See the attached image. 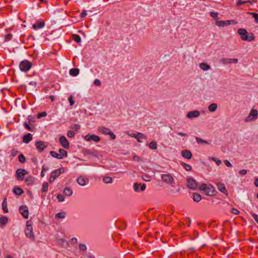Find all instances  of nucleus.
I'll list each match as a JSON object with an SVG mask.
<instances>
[{"mask_svg":"<svg viewBox=\"0 0 258 258\" xmlns=\"http://www.w3.org/2000/svg\"><path fill=\"white\" fill-rule=\"evenodd\" d=\"M237 32L240 36V38L242 40L251 41L254 39L253 34L250 33L248 35H247V32L245 29H239Z\"/></svg>","mask_w":258,"mask_h":258,"instance_id":"f257e3e1","label":"nucleus"},{"mask_svg":"<svg viewBox=\"0 0 258 258\" xmlns=\"http://www.w3.org/2000/svg\"><path fill=\"white\" fill-rule=\"evenodd\" d=\"M25 234L28 238L31 239L32 240H35V236L33 232L32 223L30 221H28L26 223Z\"/></svg>","mask_w":258,"mask_h":258,"instance_id":"f03ea898","label":"nucleus"},{"mask_svg":"<svg viewBox=\"0 0 258 258\" xmlns=\"http://www.w3.org/2000/svg\"><path fill=\"white\" fill-rule=\"evenodd\" d=\"M64 171L63 168H60L56 170H54L51 173V175L49 178V182L50 183H52L54 180L59 176L61 173H63Z\"/></svg>","mask_w":258,"mask_h":258,"instance_id":"7ed1b4c3","label":"nucleus"},{"mask_svg":"<svg viewBox=\"0 0 258 258\" xmlns=\"http://www.w3.org/2000/svg\"><path fill=\"white\" fill-rule=\"evenodd\" d=\"M31 67L32 63L27 60L22 61L19 64L20 70L25 72L28 71L31 69Z\"/></svg>","mask_w":258,"mask_h":258,"instance_id":"20e7f679","label":"nucleus"},{"mask_svg":"<svg viewBox=\"0 0 258 258\" xmlns=\"http://www.w3.org/2000/svg\"><path fill=\"white\" fill-rule=\"evenodd\" d=\"M28 174L27 171L24 169L19 168L16 170V175L18 180H23L25 175Z\"/></svg>","mask_w":258,"mask_h":258,"instance_id":"39448f33","label":"nucleus"},{"mask_svg":"<svg viewBox=\"0 0 258 258\" xmlns=\"http://www.w3.org/2000/svg\"><path fill=\"white\" fill-rule=\"evenodd\" d=\"M162 179L166 183L172 184L174 183V179L170 174H163L161 175Z\"/></svg>","mask_w":258,"mask_h":258,"instance_id":"423d86ee","label":"nucleus"},{"mask_svg":"<svg viewBox=\"0 0 258 258\" xmlns=\"http://www.w3.org/2000/svg\"><path fill=\"white\" fill-rule=\"evenodd\" d=\"M258 115V112L255 109H251L247 118L245 119V121H249L251 120H254L256 119Z\"/></svg>","mask_w":258,"mask_h":258,"instance_id":"0eeeda50","label":"nucleus"},{"mask_svg":"<svg viewBox=\"0 0 258 258\" xmlns=\"http://www.w3.org/2000/svg\"><path fill=\"white\" fill-rule=\"evenodd\" d=\"M187 187L189 188L195 190L197 188L198 185L196 180L191 178H188L187 180Z\"/></svg>","mask_w":258,"mask_h":258,"instance_id":"6e6552de","label":"nucleus"},{"mask_svg":"<svg viewBox=\"0 0 258 258\" xmlns=\"http://www.w3.org/2000/svg\"><path fill=\"white\" fill-rule=\"evenodd\" d=\"M215 24L217 26L224 27L225 26H227L230 24H234L235 23L234 20H227L225 21H216Z\"/></svg>","mask_w":258,"mask_h":258,"instance_id":"1a4fd4ad","label":"nucleus"},{"mask_svg":"<svg viewBox=\"0 0 258 258\" xmlns=\"http://www.w3.org/2000/svg\"><path fill=\"white\" fill-rule=\"evenodd\" d=\"M238 59L237 58H223L220 60V62L224 64H227L228 63H236L238 62Z\"/></svg>","mask_w":258,"mask_h":258,"instance_id":"9d476101","label":"nucleus"},{"mask_svg":"<svg viewBox=\"0 0 258 258\" xmlns=\"http://www.w3.org/2000/svg\"><path fill=\"white\" fill-rule=\"evenodd\" d=\"M19 211L25 219H28L29 217V211L26 206H21L19 208Z\"/></svg>","mask_w":258,"mask_h":258,"instance_id":"9b49d317","label":"nucleus"},{"mask_svg":"<svg viewBox=\"0 0 258 258\" xmlns=\"http://www.w3.org/2000/svg\"><path fill=\"white\" fill-rule=\"evenodd\" d=\"M59 142L64 148L68 149L70 148V143L64 136H61L59 138Z\"/></svg>","mask_w":258,"mask_h":258,"instance_id":"f8f14e48","label":"nucleus"},{"mask_svg":"<svg viewBox=\"0 0 258 258\" xmlns=\"http://www.w3.org/2000/svg\"><path fill=\"white\" fill-rule=\"evenodd\" d=\"M85 139L89 142H90L91 141H93L95 142H98L100 141V138L99 136L94 135H87L85 137Z\"/></svg>","mask_w":258,"mask_h":258,"instance_id":"ddd939ff","label":"nucleus"},{"mask_svg":"<svg viewBox=\"0 0 258 258\" xmlns=\"http://www.w3.org/2000/svg\"><path fill=\"white\" fill-rule=\"evenodd\" d=\"M35 145L37 150L39 152H42L43 150L46 147V145H45L44 142L42 141L36 142Z\"/></svg>","mask_w":258,"mask_h":258,"instance_id":"4468645a","label":"nucleus"},{"mask_svg":"<svg viewBox=\"0 0 258 258\" xmlns=\"http://www.w3.org/2000/svg\"><path fill=\"white\" fill-rule=\"evenodd\" d=\"M200 114V112L198 110H194L189 111L186 114V117L188 118H191L198 117Z\"/></svg>","mask_w":258,"mask_h":258,"instance_id":"2eb2a0df","label":"nucleus"},{"mask_svg":"<svg viewBox=\"0 0 258 258\" xmlns=\"http://www.w3.org/2000/svg\"><path fill=\"white\" fill-rule=\"evenodd\" d=\"M181 155L184 158L190 159L192 157L191 152L189 150H184L181 151Z\"/></svg>","mask_w":258,"mask_h":258,"instance_id":"dca6fc26","label":"nucleus"},{"mask_svg":"<svg viewBox=\"0 0 258 258\" xmlns=\"http://www.w3.org/2000/svg\"><path fill=\"white\" fill-rule=\"evenodd\" d=\"M217 188L222 193L226 195H228V192L225 187V185L223 183H218L217 184Z\"/></svg>","mask_w":258,"mask_h":258,"instance_id":"f3484780","label":"nucleus"},{"mask_svg":"<svg viewBox=\"0 0 258 258\" xmlns=\"http://www.w3.org/2000/svg\"><path fill=\"white\" fill-rule=\"evenodd\" d=\"M32 140V136L30 133H28L23 138V141L26 144H28Z\"/></svg>","mask_w":258,"mask_h":258,"instance_id":"a211bd4d","label":"nucleus"},{"mask_svg":"<svg viewBox=\"0 0 258 258\" xmlns=\"http://www.w3.org/2000/svg\"><path fill=\"white\" fill-rule=\"evenodd\" d=\"M98 131L104 135H108L110 130L104 126H101L98 128Z\"/></svg>","mask_w":258,"mask_h":258,"instance_id":"6ab92c4d","label":"nucleus"},{"mask_svg":"<svg viewBox=\"0 0 258 258\" xmlns=\"http://www.w3.org/2000/svg\"><path fill=\"white\" fill-rule=\"evenodd\" d=\"M45 23L44 21H39L37 22L36 24H34L32 26V27L34 29H37L43 27Z\"/></svg>","mask_w":258,"mask_h":258,"instance_id":"aec40b11","label":"nucleus"},{"mask_svg":"<svg viewBox=\"0 0 258 258\" xmlns=\"http://www.w3.org/2000/svg\"><path fill=\"white\" fill-rule=\"evenodd\" d=\"M13 190L14 193L18 196H20L24 192L23 189L19 187H15Z\"/></svg>","mask_w":258,"mask_h":258,"instance_id":"412c9836","label":"nucleus"},{"mask_svg":"<svg viewBox=\"0 0 258 258\" xmlns=\"http://www.w3.org/2000/svg\"><path fill=\"white\" fill-rule=\"evenodd\" d=\"M217 108V104L213 103L211 104L208 107V110L210 112H213L216 110Z\"/></svg>","mask_w":258,"mask_h":258,"instance_id":"4be33fe9","label":"nucleus"},{"mask_svg":"<svg viewBox=\"0 0 258 258\" xmlns=\"http://www.w3.org/2000/svg\"><path fill=\"white\" fill-rule=\"evenodd\" d=\"M79 69L73 68L70 70V74L72 76H77L79 74Z\"/></svg>","mask_w":258,"mask_h":258,"instance_id":"5701e85b","label":"nucleus"},{"mask_svg":"<svg viewBox=\"0 0 258 258\" xmlns=\"http://www.w3.org/2000/svg\"><path fill=\"white\" fill-rule=\"evenodd\" d=\"M199 189L201 190H204L206 192H207V195H210L209 194V189H210L209 187H208L207 185L205 183L204 184H202L200 187H199Z\"/></svg>","mask_w":258,"mask_h":258,"instance_id":"b1692460","label":"nucleus"},{"mask_svg":"<svg viewBox=\"0 0 258 258\" xmlns=\"http://www.w3.org/2000/svg\"><path fill=\"white\" fill-rule=\"evenodd\" d=\"M78 183L81 186H85L86 184V180L83 177H79L77 179Z\"/></svg>","mask_w":258,"mask_h":258,"instance_id":"393cba45","label":"nucleus"},{"mask_svg":"<svg viewBox=\"0 0 258 258\" xmlns=\"http://www.w3.org/2000/svg\"><path fill=\"white\" fill-rule=\"evenodd\" d=\"M63 192L64 193V194H65V195L68 197L72 196L73 194L72 190L70 187H66L64 189Z\"/></svg>","mask_w":258,"mask_h":258,"instance_id":"a878e982","label":"nucleus"},{"mask_svg":"<svg viewBox=\"0 0 258 258\" xmlns=\"http://www.w3.org/2000/svg\"><path fill=\"white\" fill-rule=\"evenodd\" d=\"M7 198H5L2 203V208L5 213H8L9 212L8 209L7 208Z\"/></svg>","mask_w":258,"mask_h":258,"instance_id":"bb28decb","label":"nucleus"},{"mask_svg":"<svg viewBox=\"0 0 258 258\" xmlns=\"http://www.w3.org/2000/svg\"><path fill=\"white\" fill-rule=\"evenodd\" d=\"M200 68L204 71H207L210 69V66L204 62L200 64Z\"/></svg>","mask_w":258,"mask_h":258,"instance_id":"cd10ccee","label":"nucleus"},{"mask_svg":"<svg viewBox=\"0 0 258 258\" xmlns=\"http://www.w3.org/2000/svg\"><path fill=\"white\" fill-rule=\"evenodd\" d=\"M201 196L197 193H194L193 195V200L196 202H199L201 200Z\"/></svg>","mask_w":258,"mask_h":258,"instance_id":"c85d7f7f","label":"nucleus"},{"mask_svg":"<svg viewBox=\"0 0 258 258\" xmlns=\"http://www.w3.org/2000/svg\"><path fill=\"white\" fill-rule=\"evenodd\" d=\"M132 137H135L137 140L140 139H146V136L141 133H138L137 134H133Z\"/></svg>","mask_w":258,"mask_h":258,"instance_id":"c756f323","label":"nucleus"},{"mask_svg":"<svg viewBox=\"0 0 258 258\" xmlns=\"http://www.w3.org/2000/svg\"><path fill=\"white\" fill-rule=\"evenodd\" d=\"M25 182L27 185H31L33 183L34 178L31 176H29L25 179Z\"/></svg>","mask_w":258,"mask_h":258,"instance_id":"7c9ffc66","label":"nucleus"},{"mask_svg":"<svg viewBox=\"0 0 258 258\" xmlns=\"http://www.w3.org/2000/svg\"><path fill=\"white\" fill-rule=\"evenodd\" d=\"M196 141L197 142V143L199 144H210V143L209 142L207 141L206 140H204L203 139H201L197 137H196Z\"/></svg>","mask_w":258,"mask_h":258,"instance_id":"2f4dec72","label":"nucleus"},{"mask_svg":"<svg viewBox=\"0 0 258 258\" xmlns=\"http://www.w3.org/2000/svg\"><path fill=\"white\" fill-rule=\"evenodd\" d=\"M59 155L60 156V157H61V159H62L63 157H67L68 153L65 150L62 149H60L59 150Z\"/></svg>","mask_w":258,"mask_h":258,"instance_id":"473e14b6","label":"nucleus"},{"mask_svg":"<svg viewBox=\"0 0 258 258\" xmlns=\"http://www.w3.org/2000/svg\"><path fill=\"white\" fill-rule=\"evenodd\" d=\"M8 222V218L5 216L2 217L0 218V223L1 225L5 226Z\"/></svg>","mask_w":258,"mask_h":258,"instance_id":"72a5a7b5","label":"nucleus"},{"mask_svg":"<svg viewBox=\"0 0 258 258\" xmlns=\"http://www.w3.org/2000/svg\"><path fill=\"white\" fill-rule=\"evenodd\" d=\"M248 14L250 15H251L254 19L255 22L258 24V14L252 12H248Z\"/></svg>","mask_w":258,"mask_h":258,"instance_id":"f704fd0d","label":"nucleus"},{"mask_svg":"<svg viewBox=\"0 0 258 258\" xmlns=\"http://www.w3.org/2000/svg\"><path fill=\"white\" fill-rule=\"evenodd\" d=\"M50 154L51 155V156H52L54 158H56L59 159H61V157H60V156L59 155V154H58L56 152L51 151L50 152Z\"/></svg>","mask_w":258,"mask_h":258,"instance_id":"c9c22d12","label":"nucleus"},{"mask_svg":"<svg viewBox=\"0 0 258 258\" xmlns=\"http://www.w3.org/2000/svg\"><path fill=\"white\" fill-rule=\"evenodd\" d=\"M149 147L153 150L157 149V145L156 142H155V141L151 142L149 144Z\"/></svg>","mask_w":258,"mask_h":258,"instance_id":"e433bc0d","label":"nucleus"},{"mask_svg":"<svg viewBox=\"0 0 258 258\" xmlns=\"http://www.w3.org/2000/svg\"><path fill=\"white\" fill-rule=\"evenodd\" d=\"M103 181L106 183H111L112 182V179L111 177L105 176L103 178Z\"/></svg>","mask_w":258,"mask_h":258,"instance_id":"4c0bfd02","label":"nucleus"},{"mask_svg":"<svg viewBox=\"0 0 258 258\" xmlns=\"http://www.w3.org/2000/svg\"><path fill=\"white\" fill-rule=\"evenodd\" d=\"M181 165L183 167L184 169L186 171H190L191 170V166L190 165L184 162H182Z\"/></svg>","mask_w":258,"mask_h":258,"instance_id":"58836bf2","label":"nucleus"},{"mask_svg":"<svg viewBox=\"0 0 258 258\" xmlns=\"http://www.w3.org/2000/svg\"><path fill=\"white\" fill-rule=\"evenodd\" d=\"M48 183L47 182H44L43 185L41 188L42 192H46L48 190Z\"/></svg>","mask_w":258,"mask_h":258,"instance_id":"ea45409f","label":"nucleus"},{"mask_svg":"<svg viewBox=\"0 0 258 258\" xmlns=\"http://www.w3.org/2000/svg\"><path fill=\"white\" fill-rule=\"evenodd\" d=\"M66 217V213L64 212H60L56 214V218L63 219Z\"/></svg>","mask_w":258,"mask_h":258,"instance_id":"a19ab883","label":"nucleus"},{"mask_svg":"<svg viewBox=\"0 0 258 258\" xmlns=\"http://www.w3.org/2000/svg\"><path fill=\"white\" fill-rule=\"evenodd\" d=\"M85 153L87 155H93L94 157H98V154L95 153L94 152H93L91 150H87L85 151Z\"/></svg>","mask_w":258,"mask_h":258,"instance_id":"79ce46f5","label":"nucleus"},{"mask_svg":"<svg viewBox=\"0 0 258 258\" xmlns=\"http://www.w3.org/2000/svg\"><path fill=\"white\" fill-rule=\"evenodd\" d=\"M73 38L74 40L77 43H80L81 41V38L80 36L77 34H73Z\"/></svg>","mask_w":258,"mask_h":258,"instance_id":"37998d69","label":"nucleus"},{"mask_svg":"<svg viewBox=\"0 0 258 258\" xmlns=\"http://www.w3.org/2000/svg\"><path fill=\"white\" fill-rule=\"evenodd\" d=\"M18 158L19 161L21 163H24L26 161V158L23 154H20Z\"/></svg>","mask_w":258,"mask_h":258,"instance_id":"c03bdc74","label":"nucleus"},{"mask_svg":"<svg viewBox=\"0 0 258 258\" xmlns=\"http://www.w3.org/2000/svg\"><path fill=\"white\" fill-rule=\"evenodd\" d=\"M76 134V132H75L74 131H71V130H70L68 132V137L69 138H72Z\"/></svg>","mask_w":258,"mask_h":258,"instance_id":"a18cd8bd","label":"nucleus"},{"mask_svg":"<svg viewBox=\"0 0 258 258\" xmlns=\"http://www.w3.org/2000/svg\"><path fill=\"white\" fill-rule=\"evenodd\" d=\"M141 183H138L136 182L134 184V189L135 191L138 192L139 190V186H140Z\"/></svg>","mask_w":258,"mask_h":258,"instance_id":"49530a36","label":"nucleus"},{"mask_svg":"<svg viewBox=\"0 0 258 258\" xmlns=\"http://www.w3.org/2000/svg\"><path fill=\"white\" fill-rule=\"evenodd\" d=\"M142 178L146 181H150L151 180V177L148 174H145L143 175Z\"/></svg>","mask_w":258,"mask_h":258,"instance_id":"de8ad7c7","label":"nucleus"},{"mask_svg":"<svg viewBox=\"0 0 258 258\" xmlns=\"http://www.w3.org/2000/svg\"><path fill=\"white\" fill-rule=\"evenodd\" d=\"M211 16L215 19H218V13L217 12H212L210 13Z\"/></svg>","mask_w":258,"mask_h":258,"instance_id":"09e8293b","label":"nucleus"},{"mask_svg":"<svg viewBox=\"0 0 258 258\" xmlns=\"http://www.w3.org/2000/svg\"><path fill=\"white\" fill-rule=\"evenodd\" d=\"M57 199H58V201L60 202L64 201V196L61 194L57 195Z\"/></svg>","mask_w":258,"mask_h":258,"instance_id":"8fccbe9b","label":"nucleus"},{"mask_svg":"<svg viewBox=\"0 0 258 258\" xmlns=\"http://www.w3.org/2000/svg\"><path fill=\"white\" fill-rule=\"evenodd\" d=\"M79 248L82 251H86L87 250V246L84 244H79Z\"/></svg>","mask_w":258,"mask_h":258,"instance_id":"3c124183","label":"nucleus"},{"mask_svg":"<svg viewBox=\"0 0 258 258\" xmlns=\"http://www.w3.org/2000/svg\"><path fill=\"white\" fill-rule=\"evenodd\" d=\"M80 125L79 124H75L73 126L71 127L72 128L75 130V131H74L76 132V133L77 132V131L80 128Z\"/></svg>","mask_w":258,"mask_h":258,"instance_id":"603ef678","label":"nucleus"},{"mask_svg":"<svg viewBox=\"0 0 258 258\" xmlns=\"http://www.w3.org/2000/svg\"><path fill=\"white\" fill-rule=\"evenodd\" d=\"M46 115H47V114L45 112H41V113H39L38 114L37 117L38 118H40L41 117H44V116H46Z\"/></svg>","mask_w":258,"mask_h":258,"instance_id":"864d4df0","label":"nucleus"},{"mask_svg":"<svg viewBox=\"0 0 258 258\" xmlns=\"http://www.w3.org/2000/svg\"><path fill=\"white\" fill-rule=\"evenodd\" d=\"M133 159L135 161H137L139 162H141L142 160V159L141 158V157L137 156V155H135L133 157Z\"/></svg>","mask_w":258,"mask_h":258,"instance_id":"5fc2aeb1","label":"nucleus"},{"mask_svg":"<svg viewBox=\"0 0 258 258\" xmlns=\"http://www.w3.org/2000/svg\"><path fill=\"white\" fill-rule=\"evenodd\" d=\"M94 84L96 86H100L101 85L100 81L98 79H96L94 82Z\"/></svg>","mask_w":258,"mask_h":258,"instance_id":"6e6d98bb","label":"nucleus"},{"mask_svg":"<svg viewBox=\"0 0 258 258\" xmlns=\"http://www.w3.org/2000/svg\"><path fill=\"white\" fill-rule=\"evenodd\" d=\"M231 213H232L233 214H234L235 215H238L239 214L240 212L238 210H237L235 208H232L231 209Z\"/></svg>","mask_w":258,"mask_h":258,"instance_id":"4d7b16f0","label":"nucleus"},{"mask_svg":"<svg viewBox=\"0 0 258 258\" xmlns=\"http://www.w3.org/2000/svg\"><path fill=\"white\" fill-rule=\"evenodd\" d=\"M24 125L28 130L30 131H32L31 126L27 122H24Z\"/></svg>","mask_w":258,"mask_h":258,"instance_id":"13d9d810","label":"nucleus"},{"mask_svg":"<svg viewBox=\"0 0 258 258\" xmlns=\"http://www.w3.org/2000/svg\"><path fill=\"white\" fill-rule=\"evenodd\" d=\"M68 100L70 103L71 106H73L74 104V101L73 100V96H71L69 99Z\"/></svg>","mask_w":258,"mask_h":258,"instance_id":"bf43d9fd","label":"nucleus"},{"mask_svg":"<svg viewBox=\"0 0 258 258\" xmlns=\"http://www.w3.org/2000/svg\"><path fill=\"white\" fill-rule=\"evenodd\" d=\"M110 136L111 139L114 140L115 139V135L110 131V133L108 134Z\"/></svg>","mask_w":258,"mask_h":258,"instance_id":"052dcab7","label":"nucleus"},{"mask_svg":"<svg viewBox=\"0 0 258 258\" xmlns=\"http://www.w3.org/2000/svg\"><path fill=\"white\" fill-rule=\"evenodd\" d=\"M252 216L256 223L258 224V215L254 213H252Z\"/></svg>","mask_w":258,"mask_h":258,"instance_id":"680f3d73","label":"nucleus"},{"mask_svg":"<svg viewBox=\"0 0 258 258\" xmlns=\"http://www.w3.org/2000/svg\"><path fill=\"white\" fill-rule=\"evenodd\" d=\"M18 151L16 150H12L11 151V155L13 157L15 156L18 154Z\"/></svg>","mask_w":258,"mask_h":258,"instance_id":"e2e57ef3","label":"nucleus"},{"mask_svg":"<svg viewBox=\"0 0 258 258\" xmlns=\"http://www.w3.org/2000/svg\"><path fill=\"white\" fill-rule=\"evenodd\" d=\"M87 15V13L84 10L81 14H80V17L83 18H84L85 17H86Z\"/></svg>","mask_w":258,"mask_h":258,"instance_id":"0e129e2a","label":"nucleus"},{"mask_svg":"<svg viewBox=\"0 0 258 258\" xmlns=\"http://www.w3.org/2000/svg\"><path fill=\"white\" fill-rule=\"evenodd\" d=\"M247 172V171L245 169H243L239 171V174L241 175H245Z\"/></svg>","mask_w":258,"mask_h":258,"instance_id":"69168bd1","label":"nucleus"},{"mask_svg":"<svg viewBox=\"0 0 258 258\" xmlns=\"http://www.w3.org/2000/svg\"><path fill=\"white\" fill-rule=\"evenodd\" d=\"M224 163L227 167H232L231 164L228 160H225Z\"/></svg>","mask_w":258,"mask_h":258,"instance_id":"338daca9","label":"nucleus"},{"mask_svg":"<svg viewBox=\"0 0 258 258\" xmlns=\"http://www.w3.org/2000/svg\"><path fill=\"white\" fill-rule=\"evenodd\" d=\"M246 3V2L245 1H242L241 0H239L237 2V6H240L242 4H244Z\"/></svg>","mask_w":258,"mask_h":258,"instance_id":"774afa93","label":"nucleus"}]
</instances>
